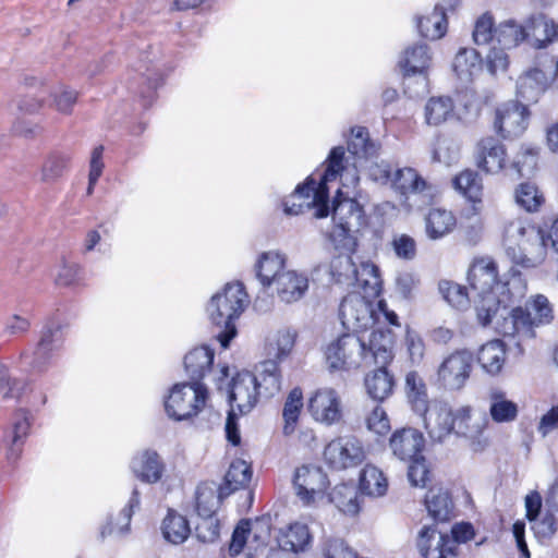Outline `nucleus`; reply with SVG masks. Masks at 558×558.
<instances>
[{
	"label": "nucleus",
	"instance_id": "obj_42",
	"mask_svg": "<svg viewBox=\"0 0 558 558\" xmlns=\"http://www.w3.org/2000/svg\"><path fill=\"white\" fill-rule=\"evenodd\" d=\"M161 532L169 543L182 544L191 534L189 521L174 510H169L162 521Z\"/></svg>",
	"mask_w": 558,
	"mask_h": 558
},
{
	"label": "nucleus",
	"instance_id": "obj_55",
	"mask_svg": "<svg viewBox=\"0 0 558 558\" xmlns=\"http://www.w3.org/2000/svg\"><path fill=\"white\" fill-rule=\"evenodd\" d=\"M49 107L62 114H71L77 100V93L65 86H58L50 92Z\"/></svg>",
	"mask_w": 558,
	"mask_h": 558
},
{
	"label": "nucleus",
	"instance_id": "obj_19",
	"mask_svg": "<svg viewBox=\"0 0 558 558\" xmlns=\"http://www.w3.org/2000/svg\"><path fill=\"white\" fill-rule=\"evenodd\" d=\"M512 299L507 303L499 305L496 313H492L489 325L495 319V329L505 337L515 335H531L532 329L529 326V315L521 307L509 310Z\"/></svg>",
	"mask_w": 558,
	"mask_h": 558
},
{
	"label": "nucleus",
	"instance_id": "obj_23",
	"mask_svg": "<svg viewBox=\"0 0 558 558\" xmlns=\"http://www.w3.org/2000/svg\"><path fill=\"white\" fill-rule=\"evenodd\" d=\"M31 424L28 411L20 409L15 412L12 429L3 438V446L7 449L5 457L9 462L13 463L20 458Z\"/></svg>",
	"mask_w": 558,
	"mask_h": 558
},
{
	"label": "nucleus",
	"instance_id": "obj_11",
	"mask_svg": "<svg viewBox=\"0 0 558 558\" xmlns=\"http://www.w3.org/2000/svg\"><path fill=\"white\" fill-rule=\"evenodd\" d=\"M63 336L61 324L54 319H49L41 328L38 342L29 355L27 352L21 353V359L31 357L29 365L34 372H45L51 363V360L61 349Z\"/></svg>",
	"mask_w": 558,
	"mask_h": 558
},
{
	"label": "nucleus",
	"instance_id": "obj_20",
	"mask_svg": "<svg viewBox=\"0 0 558 558\" xmlns=\"http://www.w3.org/2000/svg\"><path fill=\"white\" fill-rule=\"evenodd\" d=\"M310 287L308 277L304 272L288 269L282 272L270 288L272 296L281 303L293 304L304 298Z\"/></svg>",
	"mask_w": 558,
	"mask_h": 558
},
{
	"label": "nucleus",
	"instance_id": "obj_8",
	"mask_svg": "<svg viewBox=\"0 0 558 558\" xmlns=\"http://www.w3.org/2000/svg\"><path fill=\"white\" fill-rule=\"evenodd\" d=\"M473 369V354L469 350H456L445 356L436 371V384L447 391L464 388Z\"/></svg>",
	"mask_w": 558,
	"mask_h": 558
},
{
	"label": "nucleus",
	"instance_id": "obj_38",
	"mask_svg": "<svg viewBox=\"0 0 558 558\" xmlns=\"http://www.w3.org/2000/svg\"><path fill=\"white\" fill-rule=\"evenodd\" d=\"M425 505L428 514L436 521H448L451 518L453 504L450 495L442 488H432L428 490Z\"/></svg>",
	"mask_w": 558,
	"mask_h": 558
},
{
	"label": "nucleus",
	"instance_id": "obj_22",
	"mask_svg": "<svg viewBox=\"0 0 558 558\" xmlns=\"http://www.w3.org/2000/svg\"><path fill=\"white\" fill-rule=\"evenodd\" d=\"M506 160V147L495 137H484L477 143L475 163L482 171L489 174L499 173L505 169Z\"/></svg>",
	"mask_w": 558,
	"mask_h": 558
},
{
	"label": "nucleus",
	"instance_id": "obj_61",
	"mask_svg": "<svg viewBox=\"0 0 558 558\" xmlns=\"http://www.w3.org/2000/svg\"><path fill=\"white\" fill-rule=\"evenodd\" d=\"M138 506H140V492L135 488L132 492V496L129 500L128 507L121 511L122 524L119 525L117 529L113 527L111 524H109L108 526L102 529L101 536L105 537L107 534L111 535L116 531L120 534L128 532L130 522H131V518L133 514V510H134V508H137Z\"/></svg>",
	"mask_w": 558,
	"mask_h": 558
},
{
	"label": "nucleus",
	"instance_id": "obj_24",
	"mask_svg": "<svg viewBox=\"0 0 558 558\" xmlns=\"http://www.w3.org/2000/svg\"><path fill=\"white\" fill-rule=\"evenodd\" d=\"M287 257L276 251L264 252L257 258L254 269L256 278L264 288L270 289L275 280L287 271Z\"/></svg>",
	"mask_w": 558,
	"mask_h": 558
},
{
	"label": "nucleus",
	"instance_id": "obj_7",
	"mask_svg": "<svg viewBox=\"0 0 558 558\" xmlns=\"http://www.w3.org/2000/svg\"><path fill=\"white\" fill-rule=\"evenodd\" d=\"M207 388L201 383L175 384L165 400V410L175 421L195 416L205 407Z\"/></svg>",
	"mask_w": 558,
	"mask_h": 558
},
{
	"label": "nucleus",
	"instance_id": "obj_34",
	"mask_svg": "<svg viewBox=\"0 0 558 558\" xmlns=\"http://www.w3.org/2000/svg\"><path fill=\"white\" fill-rule=\"evenodd\" d=\"M506 361V349L501 340H492L483 344L477 353V362L489 375L501 372Z\"/></svg>",
	"mask_w": 558,
	"mask_h": 558
},
{
	"label": "nucleus",
	"instance_id": "obj_26",
	"mask_svg": "<svg viewBox=\"0 0 558 558\" xmlns=\"http://www.w3.org/2000/svg\"><path fill=\"white\" fill-rule=\"evenodd\" d=\"M487 399L489 402V415L495 423H510L517 420L518 404L508 399L506 391L500 388H490Z\"/></svg>",
	"mask_w": 558,
	"mask_h": 558
},
{
	"label": "nucleus",
	"instance_id": "obj_58",
	"mask_svg": "<svg viewBox=\"0 0 558 558\" xmlns=\"http://www.w3.org/2000/svg\"><path fill=\"white\" fill-rule=\"evenodd\" d=\"M537 163V150L534 147L523 145L511 162V169L519 177L531 173Z\"/></svg>",
	"mask_w": 558,
	"mask_h": 558
},
{
	"label": "nucleus",
	"instance_id": "obj_2",
	"mask_svg": "<svg viewBox=\"0 0 558 558\" xmlns=\"http://www.w3.org/2000/svg\"><path fill=\"white\" fill-rule=\"evenodd\" d=\"M344 161H348L344 148L342 146L333 147L330 150L327 167L319 182H316L310 177L303 185H299L291 196V199L298 198L301 202L299 204L293 202L290 205V201H287L284 203V213L287 215H300L304 213L305 209L313 207L315 208L314 216L316 218L327 217L329 215V193L327 183L336 180V178L341 174L345 169Z\"/></svg>",
	"mask_w": 558,
	"mask_h": 558
},
{
	"label": "nucleus",
	"instance_id": "obj_48",
	"mask_svg": "<svg viewBox=\"0 0 558 558\" xmlns=\"http://www.w3.org/2000/svg\"><path fill=\"white\" fill-rule=\"evenodd\" d=\"M303 405V392L301 388H293L289 392L282 410L284 435H291L295 430Z\"/></svg>",
	"mask_w": 558,
	"mask_h": 558
},
{
	"label": "nucleus",
	"instance_id": "obj_4",
	"mask_svg": "<svg viewBox=\"0 0 558 558\" xmlns=\"http://www.w3.org/2000/svg\"><path fill=\"white\" fill-rule=\"evenodd\" d=\"M504 245L512 262L524 267H534L546 256L547 242L542 230L520 219L506 226Z\"/></svg>",
	"mask_w": 558,
	"mask_h": 558
},
{
	"label": "nucleus",
	"instance_id": "obj_62",
	"mask_svg": "<svg viewBox=\"0 0 558 558\" xmlns=\"http://www.w3.org/2000/svg\"><path fill=\"white\" fill-rule=\"evenodd\" d=\"M408 478L412 486L424 487L428 480V469L424 456L409 461Z\"/></svg>",
	"mask_w": 558,
	"mask_h": 558
},
{
	"label": "nucleus",
	"instance_id": "obj_49",
	"mask_svg": "<svg viewBox=\"0 0 558 558\" xmlns=\"http://www.w3.org/2000/svg\"><path fill=\"white\" fill-rule=\"evenodd\" d=\"M495 37L502 49H510L525 40L526 28H524V25H520L513 20H508L500 23L495 28Z\"/></svg>",
	"mask_w": 558,
	"mask_h": 558
},
{
	"label": "nucleus",
	"instance_id": "obj_51",
	"mask_svg": "<svg viewBox=\"0 0 558 558\" xmlns=\"http://www.w3.org/2000/svg\"><path fill=\"white\" fill-rule=\"evenodd\" d=\"M388 487L387 478L383 472L374 465H366L361 473L360 488L369 496H383Z\"/></svg>",
	"mask_w": 558,
	"mask_h": 558
},
{
	"label": "nucleus",
	"instance_id": "obj_14",
	"mask_svg": "<svg viewBox=\"0 0 558 558\" xmlns=\"http://www.w3.org/2000/svg\"><path fill=\"white\" fill-rule=\"evenodd\" d=\"M527 121L529 111L526 106L511 101L496 110L494 130L504 140H512L524 133Z\"/></svg>",
	"mask_w": 558,
	"mask_h": 558
},
{
	"label": "nucleus",
	"instance_id": "obj_43",
	"mask_svg": "<svg viewBox=\"0 0 558 558\" xmlns=\"http://www.w3.org/2000/svg\"><path fill=\"white\" fill-rule=\"evenodd\" d=\"M453 114V100L448 96L430 97L425 105V121L428 125H440Z\"/></svg>",
	"mask_w": 558,
	"mask_h": 558
},
{
	"label": "nucleus",
	"instance_id": "obj_64",
	"mask_svg": "<svg viewBox=\"0 0 558 558\" xmlns=\"http://www.w3.org/2000/svg\"><path fill=\"white\" fill-rule=\"evenodd\" d=\"M323 553L325 558H356V554L339 538L327 541L323 547Z\"/></svg>",
	"mask_w": 558,
	"mask_h": 558
},
{
	"label": "nucleus",
	"instance_id": "obj_21",
	"mask_svg": "<svg viewBox=\"0 0 558 558\" xmlns=\"http://www.w3.org/2000/svg\"><path fill=\"white\" fill-rule=\"evenodd\" d=\"M424 446L423 434L412 427L396 429L389 439V448L392 454L404 462L422 456Z\"/></svg>",
	"mask_w": 558,
	"mask_h": 558
},
{
	"label": "nucleus",
	"instance_id": "obj_52",
	"mask_svg": "<svg viewBox=\"0 0 558 558\" xmlns=\"http://www.w3.org/2000/svg\"><path fill=\"white\" fill-rule=\"evenodd\" d=\"M351 134L348 150L355 158H368L377 153L376 145L369 141L366 128L355 126L351 130Z\"/></svg>",
	"mask_w": 558,
	"mask_h": 558
},
{
	"label": "nucleus",
	"instance_id": "obj_32",
	"mask_svg": "<svg viewBox=\"0 0 558 558\" xmlns=\"http://www.w3.org/2000/svg\"><path fill=\"white\" fill-rule=\"evenodd\" d=\"M364 385L372 399L384 401L392 393L395 380L388 372L387 365H378V368L365 376Z\"/></svg>",
	"mask_w": 558,
	"mask_h": 558
},
{
	"label": "nucleus",
	"instance_id": "obj_50",
	"mask_svg": "<svg viewBox=\"0 0 558 558\" xmlns=\"http://www.w3.org/2000/svg\"><path fill=\"white\" fill-rule=\"evenodd\" d=\"M405 389L408 398L416 413L427 411L428 397L427 389L423 379L415 372H410L405 376Z\"/></svg>",
	"mask_w": 558,
	"mask_h": 558
},
{
	"label": "nucleus",
	"instance_id": "obj_59",
	"mask_svg": "<svg viewBox=\"0 0 558 558\" xmlns=\"http://www.w3.org/2000/svg\"><path fill=\"white\" fill-rule=\"evenodd\" d=\"M199 521L195 526V534L197 538L204 543H211L219 536L220 525L215 514L198 515Z\"/></svg>",
	"mask_w": 558,
	"mask_h": 558
},
{
	"label": "nucleus",
	"instance_id": "obj_5",
	"mask_svg": "<svg viewBox=\"0 0 558 558\" xmlns=\"http://www.w3.org/2000/svg\"><path fill=\"white\" fill-rule=\"evenodd\" d=\"M333 229L329 234L336 250L341 253L355 252L357 242L354 235L365 223L362 206L352 198H341V192L335 197L332 207Z\"/></svg>",
	"mask_w": 558,
	"mask_h": 558
},
{
	"label": "nucleus",
	"instance_id": "obj_47",
	"mask_svg": "<svg viewBox=\"0 0 558 558\" xmlns=\"http://www.w3.org/2000/svg\"><path fill=\"white\" fill-rule=\"evenodd\" d=\"M391 185L401 194L421 193L426 189V181L415 169L405 167L395 171Z\"/></svg>",
	"mask_w": 558,
	"mask_h": 558
},
{
	"label": "nucleus",
	"instance_id": "obj_41",
	"mask_svg": "<svg viewBox=\"0 0 558 558\" xmlns=\"http://www.w3.org/2000/svg\"><path fill=\"white\" fill-rule=\"evenodd\" d=\"M308 527L303 523H292L278 537V544L282 550L298 553L310 543Z\"/></svg>",
	"mask_w": 558,
	"mask_h": 558
},
{
	"label": "nucleus",
	"instance_id": "obj_30",
	"mask_svg": "<svg viewBox=\"0 0 558 558\" xmlns=\"http://www.w3.org/2000/svg\"><path fill=\"white\" fill-rule=\"evenodd\" d=\"M214 355L208 347L195 348L185 355L184 367L192 383H199L210 372Z\"/></svg>",
	"mask_w": 558,
	"mask_h": 558
},
{
	"label": "nucleus",
	"instance_id": "obj_6",
	"mask_svg": "<svg viewBox=\"0 0 558 558\" xmlns=\"http://www.w3.org/2000/svg\"><path fill=\"white\" fill-rule=\"evenodd\" d=\"M471 411L469 405L453 411L446 403H434L427 407V411H422L418 414L423 416L424 426L429 437L441 442L452 433L458 436L473 437L474 433L470 426Z\"/></svg>",
	"mask_w": 558,
	"mask_h": 558
},
{
	"label": "nucleus",
	"instance_id": "obj_28",
	"mask_svg": "<svg viewBox=\"0 0 558 558\" xmlns=\"http://www.w3.org/2000/svg\"><path fill=\"white\" fill-rule=\"evenodd\" d=\"M432 56L425 44L408 47L400 60L399 66L405 76L423 74L430 65Z\"/></svg>",
	"mask_w": 558,
	"mask_h": 558
},
{
	"label": "nucleus",
	"instance_id": "obj_35",
	"mask_svg": "<svg viewBox=\"0 0 558 558\" xmlns=\"http://www.w3.org/2000/svg\"><path fill=\"white\" fill-rule=\"evenodd\" d=\"M430 539L435 541V530L423 526L418 533L417 547L424 558H446L453 554V543L447 534H439L435 550H430L427 545Z\"/></svg>",
	"mask_w": 558,
	"mask_h": 558
},
{
	"label": "nucleus",
	"instance_id": "obj_33",
	"mask_svg": "<svg viewBox=\"0 0 558 558\" xmlns=\"http://www.w3.org/2000/svg\"><path fill=\"white\" fill-rule=\"evenodd\" d=\"M252 478L251 465L241 459L231 462L223 483L220 485V496L228 497L235 490L245 488Z\"/></svg>",
	"mask_w": 558,
	"mask_h": 558
},
{
	"label": "nucleus",
	"instance_id": "obj_40",
	"mask_svg": "<svg viewBox=\"0 0 558 558\" xmlns=\"http://www.w3.org/2000/svg\"><path fill=\"white\" fill-rule=\"evenodd\" d=\"M456 226L454 216L440 208H433L428 211L425 219L427 236L432 240H438L448 234Z\"/></svg>",
	"mask_w": 558,
	"mask_h": 558
},
{
	"label": "nucleus",
	"instance_id": "obj_25",
	"mask_svg": "<svg viewBox=\"0 0 558 558\" xmlns=\"http://www.w3.org/2000/svg\"><path fill=\"white\" fill-rule=\"evenodd\" d=\"M524 28H526L525 40L535 49L546 48L558 37V25L542 14L530 17Z\"/></svg>",
	"mask_w": 558,
	"mask_h": 558
},
{
	"label": "nucleus",
	"instance_id": "obj_12",
	"mask_svg": "<svg viewBox=\"0 0 558 558\" xmlns=\"http://www.w3.org/2000/svg\"><path fill=\"white\" fill-rule=\"evenodd\" d=\"M332 262V269L339 277L354 280L359 287L368 295L376 296L381 290V280L378 268L369 263L362 264L356 268L352 262L351 254L341 253Z\"/></svg>",
	"mask_w": 558,
	"mask_h": 558
},
{
	"label": "nucleus",
	"instance_id": "obj_13",
	"mask_svg": "<svg viewBox=\"0 0 558 558\" xmlns=\"http://www.w3.org/2000/svg\"><path fill=\"white\" fill-rule=\"evenodd\" d=\"M324 458L332 469L343 470L361 464L365 451L359 439L347 436L331 440L325 448Z\"/></svg>",
	"mask_w": 558,
	"mask_h": 558
},
{
	"label": "nucleus",
	"instance_id": "obj_53",
	"mask_svg": "<svg viewBox=\"0 0 558 558\" xmlns=\"http://www.w3.org/2000/svg\"><path fill=\"white\" fill-rule=\"evenodd\" d=\"M225 497L220 496V487L216 492L208 485H202L196 490V511L198 515L215 514L221 500Z\"/></svg>",
	"mask_w": 558,
	"mask_h": 558
},
{
	"label": "nucleus",
	"instance_id": "obj_56",
	"mask_svg": "<svg viewBox=\"0 0 558 558\" xmlns=\"http://www.w3.org/2000/svg\"><path fill=\"white\" fill-rule=\"evenodd\" d=\"M515 201L526 211H536L544 198L535 185L522 183L515 191Z\"/></svg>",
	"mask_w": 558,
	"mask_h": 558
},
{
	"label": "nucleus",
	"instance_id": "obj_57",
	"mask_svg": "<svg viewBox=\"0 0 558 558\" xmlns=\"http://www.w3.org/2000/svg\"><path fill=\"white\" fill-rule=\"evenodd\" d=\"M439 292L442 298L456 308H463L469 303V294L464 287L451 282V281H441L439 283Z\"/></svg>",
	"mask_w": 558,
	"mask_h": 558
},
{
	"label": "nucleus",
	"instance_id": "obj_17",
	"mask_svg": "<svg viewBox=\"0 0 558 558\" xmlns=\"http://www.w3.org/2000/svg\"><path fill=\"white\" fill-rule=\"evenodd\" d=\"M308 411L315 421L332 425L341 420V400L332 388H320L315 391L308 401Z\"/></svg>",
	"mask_w": 558,
	"mask_h": 558
},
{
	"label": "nucleus",
	"instance_id": "obj_10",
	"mask_svg": "<svg viewBox=\"0 0 558 558\" xmlns=\"http://www.w3.org/2000/svg\"><path fill=\"white\" fill-rule=\"evenodd\" d=\"M363 336L348 332L327 347L326 360L332 369L356 368L363 365Z\"/></svg>",
	"mask_w": 558,
	"mask_h": 558
},
{
	"label": "nucleus",
	"instance_id": "obj_46",
	"mask_svg": "<svg viewBox=\"0 0 558 558\" xmlns=\"http://www.w3.org/2000/svg\"><path fill=\"white\" fill-rule=\"evenodd\" d=\"M330 501L343 513L356 514L360 510L357 490L353 484H340L329 494Z\"/></svg>",
	"mask_w": 558,
	"mask_h": 558
},
{
	"label": "nucleus",
	"instance_id": "obj_1",
	"mask_svg": "<svg viewBox=\"0 0 558 558\" xmlns=\"http://www.w3.org/2000/svg\"><path fill=\"white\" fill-rule=\"evenodd\" d=\"M497 266L490 259H478L470 268L468 280L478 323L487 326L492 313H496L502 303L513 299L510 286L513 282H501L497 279Z\"/></svg>",
	"mask_w": 558,
	"mask_h": 558
},
{
	"label": "nucleus",
	"instance_id": "obj_18",
	"mask_svg": "<svg viewBox=\"0 0 558 558\" xmlns=\"http://www.w3.org/2000/svg\"><path fill=\"white\" fill-rule=\"evenodd\" d=\"M259 391L257 378L251 372L238 373L232 379L229 393L231 410H239L240 414L250 412L257 403Z\"/></svg>",
	"mask_w": 558,
	"mask_h": 558
},
{
	"label": "nucleus",
	"instance_id": "obj_39",
	"mask_svg": "<svg viewBox=\"0 0 558 558\" xmlns=\"http://www.w3.org/2000/svg\"><path fill=\"white\" fill-rule=\"evenodd\" d=\"M447 17L445 9L437 4L434 11L424 17H417V29L422 37L436 40L447 32Z\"/></svg>",
	"mask_w": 558,
	"mask_h": 558
},
{
	"label": "nucleus",
	"instance_id": "obj_36",
	"mask_svg": "<svg viewBox=\"0 0 558 558\" xmlns=\"http://www.w3.org/2000/svg\"><path fill=\"white\" fill-rule=\"evenodd\" d=\"M257 390L259 395L270 398L281 389V374L279 364L272 360H265L257 367Z\"/></svg>",
	"mask_w": 558,
	"mask_h": 558
},
{
	"label": "nucleus",
	"instance_id": "obj_45",
	"mask_svg": "<svg viewBox=\"0 0 558 558\" xmlns=\"http://www.w3.org/2000/svg\"><path fill=\"white\" fill-rule=\"evenodd\" d=\"M71 157L61 151L50 153L40 169V181L47 184L57 182L69 169Z\"/></svg>",
	"mask_w": 558,
	"mask_h": 558
},
{
	"label": "nucleus",
	"instance_id": "obj_9",
	"mask_svg": "<svg viewBox=\"0 0 558 558\" xmlns=\"http://www.w3.org/2000/svg\"><path fill=\"white\" fill-rule=\"evenodd\" d=\"M339 316L344 328L360 335L379 319L374 304L359 293H350L343 298Z\"/></svg>",
	"mask_w": 558,
	"mask_h": 558
},
{
	"label": "nucleus",
	"instance_id": "obj_16",
	"mask_svg": "<svg viewBox=\"0 0 558 558\" xmlns=\"http://www.w3.org/2000/svg\"><path fill=\"white\" fill-rule=\"evenodd\" d=\"M293 485L304 505H311L328 486L327 475L320 468L302 465L296 469Z\"/></svg>",
	"mask_w": 558,
	"mask_h": 558
},
{
	"label": "nucleus",
	"instance_id": "obj_3",
	"mask_svg": "<svg viewBox=\"0 0 558 558\" xmlns=\"http://www.w3.org/2000/svg\"><path fill=\"white\" fill-rule=\"evenodd\" d=\"M250 303L248 295L242 282H228L220 292L211 296L207 304L210 322L220 330L217 339L227 349L236 336L235 320L240 318Z\"/></svg>",
	"mask_w": 558,
	"mask_h": 558
},
{
	"label": "nucleus",
	"instance_id": "obj_29",
	"mask_svg": "<svg viewBox=\"0 0 558 558\" xmlns=\"http://www.w3.org/2000/svg\"><path fill=\"white\" fill-rule=\"evenodd\" d=\"M548 87L545 72L538 68L522 74L517 82V95L524 101H536Z\"/></svg>",
	"mask_w": 558,
	"mask_h": 558
},
{
	"label": "nucleus",
	"instance_id": "obj_15",
	"mask_svg": "<svg viewBox=\"0 0 558 558\" xmlns=\"http://www.w3.org/2000/svg\"><path fill=\"white\" fill-rule=\"evenodd\" d=\"M361 336L364 342V365H388L392 361L395 339L391 330L378 328L368 335L363 332Z\"/></svg>",
	"mask_w": 558,
	"mask_h": 558
},
{
	"label": "nucleus",
	"instance_id": "obj_54",
	"mask_svg": "<svg viewBox=\"0 0 558 558\" xmlns=\"http://www.w3.org/2000/svg\"><path fill=\"white\" fill-rule=\"evenodd\" d=\"M526 315H529V326L531 329L533 325L548 324L554 318L549 301L542 294L536 295L532 300Z\"/></svg>",
	"mask_w": 558,
	"mask_h": 558
},
{
	"label": "nucleus",
	"instance_id": "obj_31",
	"mask_svg": "<svg viewBox=\"0 0 558 558\" xmlns=\"http://www.w3.org/2000/svg\"><path fill=\"white\" fill-rule=\"evenodd\" d=\"M296 333L290 329H280L266 338L265 354L266 360H272L275 363L282 362L291 353Z\"/></svg>",
	"mask_w": 558,
	"mask_h": 558
},
{
	"label": "nucleus",
	"instance_id": "obj_37",
	"mask_svg": "<svg viewBox=\"0 0 558 558\" xmlns=\"http://www.w3.org/2000/svg\"><path fill=\"white\" fill-rule=\"evenodd\" d=\"M456 191L474 204H480L483 196V183L480 174L471 169H465L452 180Z\"/></svg>",
	"mask_w": 558,
	"mask_h": 558
},
{
	"label": "nucleus",
	"instance_id": "obj_44",
	"mask_svg": "<svg viewBox=\"0 0 558 558\" xmlns=\"http://www.w3.org/2000/svg\"><path fill=\"white\" fill-rule=\"evenodd\" d=\"M452 68L460 80L470 81L482 69L481 56L473 48H461L454 57Z\"/></svg>",
	"mask_w": 558,
	"mask_h": 558
},
{
	"label": "nucleus",
	"instance_id": "obj_63",
	"mask_svg": "<svg viewBox=\"0 0 558 558\" xmlns=\"http://www.w3.org/2000/svg\"><path fill=\"white\" fill-rule=\"evenodd\" d=\"M366 425L371 432L377 435H386L390 430V421L387 413L378 405L367 416Z\"/></svg>",
	"mask_w": 558,
	"mask_h": 558
},
{
	"label": "nucleus",
	"instance_id": "obj_60",
	"mask_svg": "<svg viewBox=\"0 0 558 558\" xmlns=\"http://www.w3.org/2000/svg\"><path fill=\"white\" fill-rule=\"evenodd\" d=\"M495 28L493 16L489 13H484L475 23L473 31L474 41L477 45H487L496 40Z\"/></svg>",
	"mask_w": 558,
	"mask_h": 558
},
{
	"label": "nucleus",
	"instance_id": "obj_27",
	"mask_svg": "<svg viewBox=\"0 0 558 558\" xmlns=\"http://www.w3.org/2000/svg\"><path fill=\"white\" fill-rule=\"evenodd\" d=\"M131 469L141 481L156 483L162 476L163 464L157 452L146 450L132 459Z\"/></svg>",
	"mask_w": 558,
	"mask_h": 558
}]
</instances>
